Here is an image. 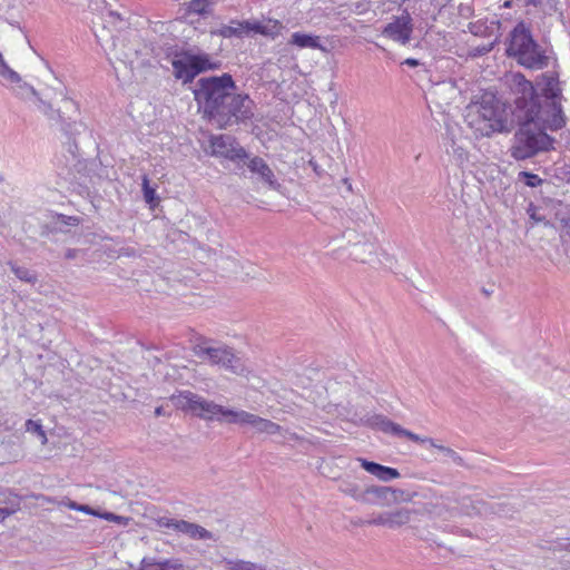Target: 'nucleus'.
I'll return each instance as SVG.
<instances>
[{
	"label": "nucleus",
	"instance_id": "nucleus-6",
	"mask_svg": "<svg viewBox=\"0 0 570 570\" xmlns=\"http://www.w3.org/2000/svg\"><path fill=\"white\" fill-rule=\"evenodd\" d=\"M465 121L480 136L489 137L499 130V99L485 91L479 101L466 107Z\"/></svg>",
	"mask_w": 570,
	"mask_h": 570
},
{
	"label": "nucleus",
	"instance_id": "nucleus-52",
	"mask_svg": "<svg viewBox=\"0 0 570 570\" xmlns=\"http://www.w3.org/2000/svg\"><path fill=\"white\" fill-rule=\"evenodd\" d=\"M122 253L127 256H131V255H135V249L132 248H126V249H122Z\"/></svg>",
	"mask_w": 570,
	"mask_h": 570
},
{
	"label": "nucleus",
	"instance_id": "nucleus-57",
	"mask_svg": "<svg viewBox=\"0 0 570 570\" xmlns=\"http://www.w3.org/2000/svg\"><path fill=\"white\" fill-rule=\"evenodd\" d=\"M503 7H505V8L511 7V2H510V1H505V2L503 3Z\"/></svg>",
	"mask_w": 570,
	"mask_h": 570
},
{
	"label": "nucleus",
	"instance_id": "nucleus-24",
	"mask_svg": "<svg viewBox=\"0 0 570 570\" xmlns=\"http://www.w3.org/2000/svg\"><path fill=\"white\" fill-rule=\"evenodd\" d=\"M499 41V35H495L491 40L481 45H470L468 48V57L476 58L489 53Z\"/></svg>",
	"mask_w": 570,
	"mask_h": 570
},
{
	"label": "nucleus",
	"instance_id": "nucleus-26",
	"mask_svg": "<svg viewBox=\"0 0 570 570\" xmlns=\"http://www.w3.org/2000/svg\"><path fill=\"white\" fill-rule=\"evenodd\" d=\"M184 521L185 520H183V519H174V518H168V517H160V518H158L156 520V524L159 528L171 529L176 533L180 534V532L183 530Z\"/></svg>",
	"mask_w": 570,
	"mask_h": 570
},
{
	"label": "nucleus",
	"instance_id": "nucleus-8",
	"mask_svg": "<svg viewBox=\"0 0 570 570\" xmlns=\"http://www.w3.org/2000/svg\"><path fill=\"white\" fill-rule=\"evenodd\" d=\"M522 127L515 132L513 145L511 146V155L517 160H523L554 149V138L542 131L534 130L530 124H521Z\"/></svg>",
	"mask_w": 570,
	"mask_h": 570
},
{
	"label": "nucleus",
	"instance_id": "nucleus-38",
	"mask_svg": "<svg viewBox=\"0 0 570 570\" xmlns=\"http://www.w3.org/2000/svg\"><path fill=\"white\" fill-rule=\"evenodd\" d=\"M527 213H528L530 219L533 220V223H535V224L544 223L546 224V216L541 213V209L539 207L534 206L533 204L529 205Z\"/></svg>",
	"mask_w": 570,
	"mask_h": 570
},
{
	"label": "nucleus",
	"instance_id": "nucleus-9",
	"mask_svg": "<svg viewBox=\"0 0 570 570\" xmlns=\"http://www.w3.org/2000/svg\"><path fill=\"white\" fill-rule=\"evenodd\" d=\"M173 75L181 82H191L199 73L215 70L218 63L210 60L207 53H193L190 50L177 51L170 60Z\"/></svg>",
	"mask_w": 570,
	"mask_h": 570
},
{
	"label": "nucleus",
	"instance_id": "nucleus-39",
	"mask_svg": "<svg viewBox=\"0 0 570 570\" xmlns=\"http://www.w3.org/2000/svg\"><path fill=\"white\" fill-rule=\"evenodd\" d=\"M387 520L389 519H387V511H386V512H382V513L377 514L373 519L361 521L360 524L382 525V527H387L389 528V521Z\"/></svg>",
	"mask_w": 570,
	"mask_h": 570
},
{
	"label": "nucleus",
	"instance_id": "nucleus-30",
	"mask_svg": "<svg viewBox=\"0 0 570 570\" xmlns=\"http://www.w3.org/2000/svg\"><path fill=\"white\" fill-rule=\"evenodd\" d=\"M396 435L405 436V438H407L409 440H411V441H413L415 443H422V444L428 443L430 446L435 445V440L434 439L426 438V436L422 438L419 434H415V433H413V432H411L409 430L403 429L402 426H400V432H397Z\"/></svg>",
	"mask_w": 570,
	"mask_h": 570
},
{
	"label": "nucleus",
	"instance_id": "nucleus-14",
	"mask_svg": "<svg viewBox=\"0 0 570 570\" xmlns=\"http://www.w3.org/2000/svg\"><path fill=\"white\" fill-rule=\"evenodd\" d=\"M223 38H244L253 35V21L232 20L229 24H223L216 32Z\"/></svg>",
	"mask_w": 570,
	"mask_h": 570
},
{
	"label": "nucleus",
	"instance_id": "nucleus-18",
	"mask_svg": "<svg viewBox=\"0 0 570 570\" xmlns=\"http://www.w3.org/2000/svg\"><path fill=\"white\" fill-rule=\"evenodd\" d=\"M421 510L400 508L393 511H387V521L390 529H396L403 527L412 521V517Z\"/></svg>",
	"mask_w": 570,
	"mask_h": 570
},
{
	"label": "nucleus",
	"instance_id": "nucleus-5",
	"mask_svg": "<svg viewBox=\"0 0 570 570\" xmlns=\"http://www.w3.org/2000/svg\"><path fill=\"white\" fill-rule=\"evenodd\" d=\"M505 51L509 57L514 58L519 65L528 69L541 70L549 65V56L533 40L524 23H519L512 30Z\"/></svg>",
	"mask_w": 570,
	"mask_h": 570
},
{
	"label": "nucleus",
	"instance_id": "nucleus-19",
	"mask_svg": "<svg viewBox=\"0 0 570 570\" xmlns=\"http://www.w3.org/2000/svg\"><path fill=\"white\" fill-rule=\"evenodd\" d=\"M318 36H313L308 33L294 32L288 41L289 45L296 46L301 49L309 48V49H320L322 51H327L320 42Z\"/></svg>",
	"mask_w": 570,
	"mask_h": 570
},
{
	"label": "nucleus",
	"instance_id": "nucleus-1",
	"mask_svg": "<svg viewBox=\"0 0 570 570\" xmlns=\"http://www.w3.org/2000/svg\"><path fill=\"white\" fill-rule=\"evenodd\" d=\"M236 90L232 75L223 73L198 79L193 94L204 116L219 128H227L246 122L254 116V101Z\"/></svg>",
	"mask_w": 570,
	"mask_h": 570
},
{
	"label": "nucleus",
	"instance_id": "nucleus-32",
	"mask_svg": "<svg viewBox=\"0 0 570 570\" xmlns=\"http://www.w3.org/2000/svg\"><path fill=\"white\" fill-rule=\"evenodd\" d=\"M414 493H409L401 489H395L390 487V499L393 500V504L401 502H410L412 501Z\"/></svg>",
	"mask_w": 570,
	"mask_h": 570
},
{
	"label": "nucleus",
	"instance_id": "nucleus-49",
	"mask_svg": "<svg viewBox=\"0 0 570 570\" xmlns=\"http://www.w3.org/2000/svg\"><path fill=\"white\" fill-rule=\"evenodd\" d=\"M402 65H406V66H409V67H413V68H414V67L420 66L421 63H420V61H419L417 59H414V58H407V59H405V60L402 62Z\"/></svg>",
	"mask_w": 570,
	"mask_h": 570
},
{
	"label": "nucleus",
	"instance_id": "nucleus-3",
	"mask_svg": "<svg viewBox=\"0 0 570 570\" xmlns=\"http://www.w3.org/2000/svg\"><path fill=\"white\" fill-rule=\"evenodd\" d=\"M171 400L178 409L206 421L217 420L230 424L250 425L256 432L266 434H276L282 431V426L271 420L243 410L226 409L190 391L179 392L178 395H173Z\"/></svg>",
	"mask_w": 570,
	"mask_h": 570
},
{
	"label": "nucleus",
	"instance_id": "nucleus-7",
	"mask_svg": "<svg viewBox=\"0 0 570 570\" xmlns=\"http://www.w3.org/2000/svg\"><path fill=\"white\" fill-rule=\"evenodd\" d=\"M193 353L203 362L217 365L234 374L242 375L246 366L234 350L225 344L213 345L210 340L202 338L193 346Z\"/></svg>",
	"mask_w": 570,
	"mask_h": 570
},
{
	"label": "nucleus",
	"instance_id": "nucleus-54",
	"mask_svg": "<svg viewBox=\"0 0 570 570\" xmlns=\"http://www.w3.org/2000/svg\"><path fill=\"white\" fill-rule=\"evenodd\" d=\"M343 181H344V184L346 185L347 189H348L350 191H352V190H353V189H352V184L348 181V179H347V178H344V179H343Z\"/></svg>",
	"mask_w": 570,
	"mask_h": 570
},
{
	"label": "nucleus",
	"instance_id": "nucleus-4",
	"mask_svg": "<svg viewBox=\"0 0 570 570\" xmlns=\"http://www.w3.org/2000/svg\"><path fill=\"white\" fill-rule=\"evenodd\" d=\"M6 69L8 71H2L0 68V81L10 85L16 94L22 99L36 98L40 111H42L49 119L59 124L60 129L67 136L73 137L85 129V125L76 119L79 110L77 104L72 99L63 98L61 107L56 110L50 104L40 99L37 90L31 85L23 81L19 73L11 69L8 63H6Z\"/></svg>",
	"mask_w": 570,
	"mask_h": 570
},
{
	"label": "nucleus",
	"instance_id": "nucleus-28",
	"mask_svg": "<svg viewBox=\"0 0 570 570\" xmlns=\"http://www.w3.org/2000/svg\"><path fill=\"white\" fill-rule=\"evenodd\" d=\"M432 448H434L438 451H440L441 453H443L454 464H456L459 466L465 465L464 459L459 453H456L454 450H452L451 448L444 446L442 444H438L436 442H435V445H433Z\"/></svg>",
	"mask_w": 570,
	"mask_h": 570
},
{
	"label": "nucleus",
	"instance_id": "nucleus-48",
	"mask_svg": "<svg viewBox=\"0 0 570 570\" xmlns=\"http://www.w3.org/2000/svg\"><path fill=\"white\" fill-rule=\"evenodd\" d=\"M78 252L79 250L75 248L67 249L65 253L66 259H75L77 257Z\"/></svg>",
	"mask_w": 570,
	"mask_h": 570
},
{
	"label": "nucleus",
	"instance_id": "nucleus-11",
	"mask_svg": "<svg viewBox=\"0 0 570 570\" xmlns=\"http://www.w3.org/2000/svg\"><path fill=\"white\" fill-rule=\"evenodd\" d=\"M413 32L412 17L404 10L400 17H394L382 30V35L393 41L406 45Z\"/></svg>",
	"mask_w": 570,
	"mask_h": 570
},
{
	"label": "nucleus",
	"instance_id": "nucleus-15",
	"mask_svg": "<svg viewBox=\"0 0 570 570\" xmlns=\"http://www.w3.org/2000/svg\"><path fill=\"white\" fill-rule=\"evenodd\" d=\"M362 502L367 504L391 505L390 487L372 485L362 492Z\"/></svg>",
	"mask_w": 570,
	"mask_h": 570
},
{
	"label": "nucleus",
	"instance_id": "nucleus-2",
	"mask_svg": "<svg viewBox=\"0 0 570 570\" xmlns=\"http://www.w3.org/2000/svg\"><path fill=\"white\" fill-rule=\"evenodd\" d=\"M505 83L510 88L513 98H507L502 111L505 112L507 105L519 124L540 125L550 130L561 129L566 125L561 105L552 95L551 101L542 109L534 96L532 83L523 75L510 73L505 76Z\"/></svg>",
	"mask_w": 570,
	"mask_h": 570
},
{
	"label": "nucleus",
	"instance_id": "nucleus-29",
	"mask_svg": "<svg viewBox=\"0 0 570 570\" xmlns=\"http://www.w3.org/2000/svg\"><path fill=\"white\" fill-rule=\"evenodd\" d=\"M338 490L342 493L350 495L355 500L362 502V492L360 491L358 485L356 483L350 481H342L338 487Z\"/></svg>",
	"mask_w": 570,
	"mask_h": 570
},
{
	"label": "nucleus",
	"instance_id": "nucleus-12",
	"mask_svg": "<svg viewBox=\"0 0 570 570\" xmlns=\"http://www.w3.org/2000/svg\"><path fill=\"white\" fill-rule=\"evenodd\" d=\"M248 170L256 176L257 180L266 185L269 189L278 190L281 184L277 181L273 169L269 165L259 156L250 157L242 160Z\"/></svg>",
	"mask_w": 570,
	"mask_h": 570
},
{
	"label": "nucleus",
	"instance_id": "nucleus-47",
	"mask_svg": "<svg viewBox=\"0 0 570 570\" xmlns=\"http://www.w3.org/2000/svg\"><path fill=\"white\" fill-rule=\"evenodd\" d=\"M370 8V3L364 1V2H357L355 3V8H354V12L357 13V14H362L364 13L365 11H367Z\"/></svg>",
	"mask_w": 570,
	"mask_h": 570
},
{
	"label": "nucleus",
	"instance_id": "nucleus-23",
	"mask_svg": "<svg viewBox=\"0 0 570 570\" xmlns=\"http://www.w3.org/2000/svg\"><path fill=\"white\" fill-rule=\"evenodd\" d=\"M222 563L224 564L226 570H279L278 568L267 569L262 563H256L242 559L223 558Z\"/></svg>",
	"mask_w": 570,
	"mask_h": 570
},
{
	"label": "nucleus",
	"instance_id": "nucleus-25",
	"mask_svg": "<svg viewBox=\"0 0 570 570\" xmlns=\"http://www.w3.org/2000/svg\"><path fill=\"white\" fill-rule=\"evenodd\" d=\"M11 272L22 282L29 284H36L38 281L37 274L26 267L18 266L17 264L9 262Z\"/></svg>",
	"mask_w": 570,
	"mask_h": 570
},
{
	"label": "nucleus",
	"instance_id": "nucleus-37",
	"mask_svg": "<svg viewBox=\"0 0 570 570\" xmlns=\"http://www.w3.org/2000/svg\"><path fill=\"white\" fill-rule=\"evenodd\" d=\"M142 193L146 203L153 204L156 199V191L149 186V179L147 176L142 177Z\"/></svg>",
	"mask_w": 570,
	"mask_h": 570
},
{
	"label": "nucleus",
	"instance_id": "nucleus-34",
	"mask_svg": "<svg viewBox=\"0 0 570 570\" xmlns=\"http://www.w3.org/2000/svg\"><path fill=\"white\" fill-rule=\"evenodd\" d=\"M469 30L474 37H489V38L492 37L493 38L495 36L493 33V31L489 32L488 26L480 23V22L470 23Z\"/></svg>",
	"mask_w": 570,
	"mask_h": 570
},
{
	"label": "nucleus",
	"instance_id": "nucleus-35",
	"mask_svg": "<svg viewBox=\"0 0 570 570\" xmlns=\"http://www.w3.org/2000/svg\"><path fill=\"white\" fill-rule=\"evenodd\" d=\"M351 215L356 220H360V222H363V223H365L368 219V217L371 216V214L368 213L367 206H366L364 200H361L357 204L356 209H351Z\"/></svg>",
	"mask_w": 570,
	"mask_h": 570
},
{
	"label": "nucleus",
	"instance_id": "nucleus-53",
	"mask_svg": "<svg viewBox=\"0 0 570 570\" xmlns=\"http://www.w3.org/2000/svg\"><path fill=\"white\" fill-rule=\"evenodd\" d=\"M287 433H288L291 440H301V436L297 435L296 433H291V432H287Z\"/></svg>",
	"mask_w": 570,
	"mask_h": 570
},
{
	"label": "nucleus",
	"instance_id": "nucleus-33",
	"mask_svg": "<svg viewBox=\"0 0 570 570\" xmlns=\"http://www.w3.org/2000/svg\"><path fill=\"white\" fill-rule=\"evenodd\" d=\"M518 178L529 187H538L543 183V179L538 175L528 171H520Z\"/></svg>",
	"mask_w": 570,
	"mask_h": 570
},
{
	"label": "nucleus",
	"instance_id": "nucleus-40",
	"mask_svg": "<svg viewBox=\"0 0 570 570\" xmlns=\"http://www.w3.org/2000/svg\"><path fill=\"white\" fill-rule=\"evenodd\" d=\"M26 431L30 432V433H36L46 440V433H45L42 425L39 421L27 420L26 421Z\"/></svg>",
	"mask_w": 570,
	"mask_h": 570
},
{
	"label": "nucleus",
	"instance_id": "nucleus-56",
	"mask_svg": "<svg viewBox=\"0 0 570 570\" xmlns=\"http://www.w3.org/2000/svg\"><path fill=\"white\" fill-rule=\"evenodd\" d=\"M109 14H110V17H112V18H117V19H119V14H117V13H115V12H112V11H110V12H109Z\"/></svg>",
	"mask_w": 570,
	"mask_h": 570
},
{
	"label": "nucleus",
	"instance_id": "nucleus-50",
	"mask_svg": "<svg viewBox=\"0 0 570 570\" xmlns=\"http://www.w3.org/2000/svg\"><path fill=\"white\" fill-rule=\"evenodd\" d=\"M481 292L485 297H489L490 295H492L494 293V288H493V286L491 288L482 287Z\"/></svg>",
	"mask_w": 570,
	"mask_h": 570
},
{
	"label": "nucleus",
	"instance_id": "nucleus-27",
	"mask_svg": "<svg viewBox=\"0 0 570 570\" xmlns=\"http://www.w3.org/2000/svg\"><path fill=\"white\" fill-rule=\"evenodd\" d=\"M185 4L189 13L206 14L212 2L209 0H190Z\"/></svg>",
	"mask_w": 570,
	"mask_h": 570
},
{
	"label": "nucleus",
	"instance_id": "nucleus-59",
	"mask_svg": "<svg viewBox=\"0 0 570 570\" xmlns=\"http://www.w3.org/2000/svg\"><path fill=\"white\" fill-rule=\"evenodd\" d=\"M504 128H503V124L501 122V127H500V130L502 131Z\"/></svg>",
	"mask_w": 570,
	"mask_h": 570
},
{
	"label": "nucleus",
	"instance_id": "nucleus-45",
	"mask_svg": "<svg viewBox=\"0 0 570 570\" xmlns=\"http://www.w3.org/2000/svg\"><path fill=\"white\" fill-rule=\"evenodd\" d=\"M57 232H63L62 228L58 227V226H55V224L52 226H49V225H45L42 226V229H41V233L40 235L41 236H49L51 233H57Z\"/></svg>",
	"mask_w": 570,
	"mask_h": 570
},
{
	"label": "nucleus",
	"instance_id": "nucleus-20",
	"mask_svg": "<svg viewBox=\"0 0 570 570\" xmlns=\"http://www.w3.org/2000/svg\"><path fill=\"white\" fill-rule=\"evenodd\" d=\"M375 244L370 240L358 242L350 253V256L360 263H370L375 254Z\"/></svg>",
	"mask_w": 570,
	"mask_h": 570
},
{
	"label": "nucleus",
	"instance_id": "nucleus-43",
	"mask_svg": "<svg viewBox=\"0 0 570 570\" xmlns=\"http://www.w3.org/2000/svg\"><path fill=\"white\" fill-rule=\"evenodd\" d=\"M16 497L10 490L8 489H0V504H9L11 503V498Z\"/></svg>",
	"mask_w": 570,
	"mask_h": 570
},
{
	"label": "nucleus",
	"instance_id": "nucleus-22",
	"mask_svg": "<svg viewBox=\"0 0 570 570\" xmlns=\"http://www.w3.org/2000/svg\"><path fill=\"white\" fill-rule=\"evenodd\" d=\"M180 534H185L191 540H216V538L210 531H208L207 529L197 523L189 522L186 520L184 521Z\"/></svg>",
	"mask_w": 570,
	"mask_h": 570
},
{
	"label": "nucleus",
	"instance_id": "nucleus-46",
	"mask_svg": "<svg viewBox=\"0 0 570 570\" xmlns=\"http://www.w3.org/2000/svg\"><path fill=\"white\" fill-rule=\"evenodd\" d=\"M99 517L105 519V520L117 522V523H120V521L124 519L122 517L117 515V514H115L112 512L100 513Z\"/></svg>",
	"mask_w": 570,
	"mask_h": 570
},
{
	"label": "nucleus",
	"instance_id": "nucleus-44",
	"mask_svg": "<svg viewBox=\"0 0 570 570\" xmlns=\"http://www.w3.org/2000/svg\"><path fill=\"white\" fill-rule=\"evenodd\" d=\"M19 509V502L14 508H0V522L4 521L9 515L13 514Z\"/></svg>",
	"mask_w": 570,
	"mask_h": 570
},
{
	"label": "nucleus",
	"instance_id": "nucleus-31",
	"mask_svg": "<svg viewBox=\"0 0 570 570\" xmlns=\"http://www.w3.org/2000/svg\"><path fill=\"white\" fill-rule=\"evenodd\" d=\"M61 504L68 507L71 510H76V511H79V512H82L86 514L100 515V513L98 511H96L95 509H92L91 507H89L87 504L77 503L76 501H72L70 499H66V500L61 501Z\"/></svg>",
	"mask_w": 570,
	"mask_h": 570
},
{
	"label": "nucleus",
	"instance_id": "nucleus-41",
	"mask_svg": "<svg viewBox=\"0 0 570 570\" xmlns=\"http://www.w3.org/2000/svg\"><path fill=\"white\" fill-rule=\"evenodd\" d=\"M560 236L564 243L570 244V216L561 219Z\"/></svg>",
	"mask_w": 570,
	"mask_h": 570
},
{
	"label": "nucleus",
	"instance_id": "nucleus-51",
	"mask_svg": "<svg viewBox=\"0 0 570 570\" xmlns=\"http://www.w3.org/2000/svg\"><path fill=\"white\" fill-rule=\"evenodd\" d=\"M6 63H7V62L4 61L3 56H2V53L0 52V68L2 69V71H3V70H4V71H8V70L6 69Z\"/></svg>",
	"mask_w": 570,
	"mask_h": 570
},
{
	"label": "nucleus",
	"instance_id": "nucleus-17",
	"mask_svg": "<svg viewBox=\"0 0 570 570\" xmlns=\"http://www.w3.org/2000/svg\"><path fill=\"white\" fill-rule=\"evenodd\" d=\"M363 425H366L371 429L382 431L384 433H391L396 435L400 432V424L394 423L385 415L382 414H373L367 415L361 420Z\"/></svg>",
	"mask_w": 570,
	"mask_h": 570
},
{
	"label": "nucleus",
	"instance_id": "nucleus-10",
	"mask_svg": "<svg viewBox=\"0 0 570 570\" xmlns=\"http://www.w3.org/2000/svg\"><path fill=\"white\" fill-rule=\"evenodd\" d=\"M214 156L223 157L232 161H242L248 158V153L234 137L228 135L215 136L210 139Z\"/></svg>",
	"mask_w": 570,
	"mask_h": 570
},
{
	"label": "nucleus",
	"instance_id": "nucleus-42",
	"mask_svg": "<svg viewBox=\"0 0 570 570\" xmlns=\"http://www.w3.org/2000/svg\"><path fill=\"white\" fill-rule=\"evenodd\" d=\"M161 568L166 570H178L183 568V564L179 559H166L160 561Z\"/></svg>",
	"mask_w": 570,
	"mask_h": 570
},
{
	"label": "nucleus",
	"instance_id": "nucleus-21",
	"mask_svg": "<svg viewBox=\"0 0 570 570\" xmlns=\"http://www.w3.org/2000/svg\"><path fill=\"white\" fill-rule=\"evenodd\" d=\"M284 26L277 20H267L266 22L253 21V35H262L265 37L275 38L281 35Z\"/></svg>",
	"mask_w": 570,
	"mask_h": 570
},
{
	"label": "nucleus",
	"instance_id": "nucleus-16",
	"mask_svg": "<svg viewBox=\"0 0 570 570\" xmlns=\"http://www.w3.org/2000/svg\"><path fill=\"white\" fill-rule=\"evenodd\" d=\"M361 466L379 480L387 482L400 476V472L390 466L381 465L376 462L367 461L366 459H358Z\"/></svg>",
	"mask_w": 570,
	"mask_h": 570
},
{
	"label": "nucleus",
	"instance_id": "nucleus-36",
	"mask_svg": "<svg viewBox=\"0 0 570 570\" xmlns=\"http://www.w3.org/2000/svg\"><path fill=\"white\" fill-rule=\"evenodd\" d=\"M79 223H80V219L76 216H67V215L59 214V215H57L53 224H55V226L62 228V226H77V225H79Z\"/></svg>",
	"mask_w": 570,
	"mask_h": 570
},
{
	"label": "nucleus",
	"instance_id": "nucleus-58",
	"mask_svg": "<svg viewBox=\"0 0 570 570\" xmlns=\"http://www.w3.org/2000/svg\"><path fill=\"white\" fill-rule=\"evenodd\" d=\"M495 169L492 166H489V171L492 174Z\"/></svg>",
	"mask_w": 570,
	"mask_h": 570
},
{
	"label": "nucleus",
	"instance_id": "nucleus-55",
	"mask_svg": "<svg viewBox=\"0 0 570 570\" xmlns=\"http://www.w3.org/2000/svg\"><path fill=\"white\" fill-rule=\"evenodd\" d=\"M155 414H156L157 416L161 415V414H163V407H161V406L157 407V409L155 410Z\"/></svg>",
	"mask_w": 570,
	"mask_h": 570
},
{
	"label": "nucleus",
	"instance_id": "nucleus-13",
	"mask_svg": "<svg viewBox=\"0 0 570 570\" xmlns=\"http://www.w3.org/2000/svg\"><path fill=\"white\" fill-rule=\"evenodd\" d=\"M414 510H421L417 514L428 515L431 519L450 520L456 514V510L451 508L449 501L442 497H434Z\"/></svg>",
	"mask_w": 570,
	"mask_h": 570
}]
</instances>
